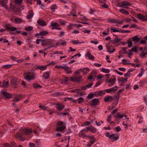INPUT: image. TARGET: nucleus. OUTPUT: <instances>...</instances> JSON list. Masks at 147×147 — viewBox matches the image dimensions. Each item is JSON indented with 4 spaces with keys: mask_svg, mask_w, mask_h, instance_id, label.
I'll use <instances>...</instances> for the list:
<instances>
[{
    "mask_svg": "<svg viewBox=\"0 0 147 147\" xmlns=\"http://www.w3.org/2000/svg\"><path fill=\"white\" fill-rule=\"evenodd\" d=\"M111 32H119L121 33V30L117 29L115 28H113L111 27Z\"/></svg>",
    "mask_w": 147,
    "mask_h": 147,
    "instance_id": "nucleus-43",
    "label": "nucleus"
},
{
    "mask_svg": "<svg viewBox=\"0 0 147 147\" xmlns=\"http://www.w3.org/2000/svg\"><path fill=\"white\" fill-rule=\"evenodd\" d=\"M145 71L144 69L143 68H142L141 69L140 72L138 75V77L139 78L141 77L144 74Z\"/></svg>",
    "mask_w": 147,
    "mask_h": 147,
    "instance_id": "nucleus-34",
    "label": "nucleus"
},
{
    "mask_svg": "<svg viewBox=\"0 0 147 147\" xmlns=\"http://www.w3.org/2000/svg\"><path fill=\"white\" fill-rule=\"evenodd\" d=\"M50 73L48 71L44 72L43 74L42 75V78L45 79H47L50 78Z\"/></svg>",
    "mask_w": 147,
    "mask_h": 147,
    "instance_id": "nucleus-14",
    "label": "nucleus"
},
{
    "mask_svg": "<svg viewBox=\"0 0 147 147\" xmlns=\"http://www.w3.org/2000/svg\"><path fill=\"white\" fill-rule=\"evenodd\" d=\"M131 31L129 30H121V33H129Z\"/></svg>",
    "mask_w": 147,
    "mask_h": 147,
    "instance_id": "nucleus-60",
    "label": "nucleus"
},
{
    "mask_svg": "<svg viewBox=\"0 0 147 147\" xmlns=\"http://www.w3.org/2000/svg\"><path fill=\"white\" fill-rule=\"evenodd\" d=\"M9 84V82L8 81H3V82L2 86L3 87H7Z\"/></svg>",
    "mask_w": 147,
    "mask_h": 147,
    "instance_id": "nucleus-47",
    "label": "nucleus"
},
{
    "mask_svg": "<svg viewBox=\"0 0 147 147\" xmlns=\"http://www.w3.org/2000/svg\"><path fill=\"white\" fill-rule=\"evenodd\" d=\"M106 45L107 49V52L110 53H112L115 51V49L112 46H109L108 44H106Z\"/></svg>",
    "mask_w": 147,
    "mask_h": 147,
    "instance_id": "nucleus-9",
    "label": "nucleus"
},
{
    "mask_svg": "<svg viewBox=\"0 0 147 147\" xmlns=\"http://www.w3.org/2000/svg\"><path fill=\"white\" fill-rule=\"evenodd\" d=\"M131 71V70H129L127 73H125L124 75V76L125 77H129L130 76V72Z\"/></svg>",
    "mask_w": 147,
    "mask_h": 147,
    "instance_id": "nucleus-56",
    "label": "nucleus"
},
{
    "mask_svg": "<svg viewBox=\"0 0 147 147\" xmlns=\"http://www.w3.org/2000/svg\"><path fill=\"white\" fill-rule=\"evenodd\" d=\"M78 102L80 104L82 103L84 101V99L82 97L79 98L78 99Z\"/></svg>",
    "mask_w": 147,
    "mask_h": 147,
    "instance_id": "nucleus-59",
    "label": "nucleus"
},
{
    "mask_svg": "<svg viewBox=\"0 0 147 147\" xmlns=\"http://www.w3.org/2000/svg\"><path fill=\"white\" fill-rule=\"evenodd\" d=\"M21 98V95H19L13 98V101L18 102Z\"/></svg>",
    "mask_w": 147,
    "mask_h": 147,
    "instance_id": "nucleus-27",
    "label": "nucleus"
},
{
    "mask_svg": "<svg viewBox=\"0 0 147 147\" xmlns=\"http://www.w3.org/2000/svg\"><path fill=\"white\" fill-rule=\"evenodd\" d=\"M32 129L30 128L23 129L22 131L23 134L26 135H30L32 133Z\"/></svg>",
    "mask_w": 147,
    "mask_h": 147,
    "instance_id": "nucleus-10",
    "label": "nucleus"
},
{
    "mask_svg": "<svg viewBox=\"0 0 147 147\" xmlns=\"http://www.w3.org/2000/svg\"><path fill=\"white\" fill-rule=\"evenodd\" d=\"M123 22V21H120L118 19H117L116 23L117 24H122Z\"/></svg>",
    "mask_w": 147,
    "mask_h": 147,
    "instance_id": "nucleus-62",
    "label": "nucleus"
},
{
    "mask_svg": "<svg viewBox=\"0 0 147 147\" xmlns=\"http://www.w3.org/2000/svg\"><path fill=\"white\" fill-rule=\"evenodd\" d=\"M112 119V118L111 117V115H109L107 116V120L108 122H111V120Z\"/></svg>",
    "mask_w": 147,
    "mask_h": 147,
    "instance_id": "nucleus-55",
    "label": "nucleus"
},
{
    "mask_svg": "<svg viewBox=\"0 0 147 147\" xmlns=\"http://www.w3.org/2000/svg\"><path fill=\"white\" fill-rule=\"evenodd\" d=\"M113 98L111 96H107L104 99V101L106 102H111L113 100Z\"/></svg>",
    "mask_w": 147,
    "mask_h": 147,
    "instance_id": "nucleus-19",
    "label": "nucleus"
},
{
    "mask_svg": "<svg viewBox=\"0 0 147 147\" xmlns=\"http://www.w3.org/2000/svg\"><path fill=\"white\" fill-rule=\"evenodd\" d=\"M15 21L18 24L21 23L23 22V21L21 19L18 18H15Z\"/></svg>",
    "mask_w": 147,
    "mask_h": 147,
    "instance_id": "nucleus-39",
    "label": "nucleus"
},
{
    "mask_svg": "<svg viewBox=\"0 0 147 147\" xmlns=\"http://www.w3.org/2000/svg\"><path fill=\"white\" fill-rule=\"evenodd\" d=\"M96 139H93V140H90L89 142H88L87 146L89 147L91 146L95 142Z\"/></svg>",
    "mask_w": 147,
    "mask_h": 147,
    "instance_id": "nucleus-30",
    "label": "nucleus"
},
{
    "mask_svg": "<svg viewBox=\"0 0 147 147\" xmlns=\"http://www.w3.org/2000/svg\"><path fill=\"white\" fill-rule=\"evenodd\" d=\"M130 5L131 4L129 2L125 1L120 2L118 3L119 7H123L126 9H128L129 8L128 6Z\"/></svg>",
    "mask_w": 147,
    "mask_h": 147,
    "instance_id": "nucleus-4",
    "label": "nucleus"
},
{
    "mask_svg": "<svg viewBox=\"0 0 147 147\" xmlns=\"http://www.w3.org/2000/svg\"><path fill=\"white\" fill-rule=\"evenodd\" d=\"M97 94L98 95H102L105 94V92L103 91H100L98 92Z\"/></svg>",
    "mask_w": 147,
    "mask_h": 147,
    "instance_id": "nucleus-63",
    "label": "nucleus"
},
{
    "mask_svg": "<svg viewBox=\"0 0 147 147\" xmlns=\"http://www.w3.org/2000/svg\"><path fill=\"white\" fill-rule=\"evenodd\" d=\"M132 39L133 41L135 42H138L140 40V38L138 37L137 35L133 37Z\"/></svg>",
    "mask_w": 147,
    "mask_h": 147,
    "instance_id": "nucleus-36",
    "label": "nucleus"
},
{
    "mask_svg": "<svg viewBox=\"0 0 147 147\" xmlns=\"http://www.w3.org/2000/svg\"><path fill=\"white\" fill-rule=\"evenodd\" d=\"M33 87L35 88H37L38 87H41L40 85L37 84H34L33 85Z\"/></svg>",
    "mask_w": 147,
    "mask_h": 147,
    "instance_id": "nucleus-58",
    "label": "nucleus"
},
{
    "mask_svg": "<svg viewBox=\"0 0 147 147\" xmlns=\"http://www.w3.org/2000/svg\"><path fill=\"white\" fill-rule=\"evenodd\" d=\"M89 131H91L92 133H95L96 131V129L93 126H91L89 127Z\"/></svg>",
    "mask_w": 147,
    "mask_h": 147,
    "instance_id": "nucleus-28",
    "label": "nucleus"
},
{
    "mask_svg": "<svg viewBox=\"0 0 147 147\" xmlns=\"http://www.w3.org/2000/svg\"><path fill=\"white\" fill-rule=\"evenodd\" d=\"M117 89L118 87L117 86H115L111 88L105 89V91L107 93L114 92H115Z\"/></svg>",
    "mask_w": 147,
    "mask_h": 147,
    "instance_id": "nucleus-8",
    "label": "nucleus"
},
{
    "mask_svg": "<svg viewBox=\"0 0 147 147\" xmlns=\"http://www.w3.org/2000/svg\"><path fill=\"white\" fill-rule=\"evenodd\" d=\"M90 105L92 106H96L98 105L99 100L98 99L94 98L91 101Z\"/></svg>",
    "mask_w": 147,
    "mask_h": 147,
    "instance_id": "nucleus-11",
    "label": "nucleus"
},
{
    "mask_svg": "<svg viewBox=\"0 0 147 147\" xmlns=\"http://www.w3.org/2000/svg\"><path fill=\"white\" fill-rule=\"evenodd\" d=\"M101 71L103 73H108L110 72V70L108 69H105L103 67L100 68Z\"/></svg>",
    "mask_w": 147,
    "mask_h": 147,
    "instance_id": "nucleus-29",
    "label": "nucleus"
},
{
    "mask_svg": "<svg viewBox=\"0 0 147 147\" xmlns=\"http://www.w3.org/2000/svg\"><path fill=\"white\" fill-rule=\"evenodd\" d=\"M57 6L56 4H54L52 5L51 7V9L52 10V11L54 12L55 11V10L56 9Z\"/></svg>",
    "mask_w": 147,
    "mask_h": 147,
    "instance_id": "nucleus-41",
    "label": "nucleus"
},
{
    "mask_svg": "<svg viewBox=\"0 0 147 147\" xmlns=\"http://www.w3.org/2000/svg\"><path fill=\"white\" fill-rule=\"evenodd\" d=\"M7 30H11L13 31H15L17 30V28L12 26H7L6 28Z\"/></svg>",
    "mask_w": 147,
    "mask_h": 147,
    "instance_id": "nucleus-25",
    "label": "nucleus"
},
{
    "mask_svg": "<svg viewBox=\"0 0 147 147\" xmlns=\"http://www.w3.org/2000/svg\"><path fill=\"white\" fill-rule=\"evenodd\" d=\"M48 32L47 31L45 30H43L41 31H40L39 32L40 35L42 36H46L48 34Z\"/></svg>",
    "mask_w": 147,
    "mask_h": 147,
    "instance_id": "nucleus-33",
    "label": "nucleus"
},
{
    "mask_svg": "<svg viewBox=\"0 0 147 147\" xmlns=\"http://www.w3.org/2000/svg\"><path fill=\"white\" fill-rule=\"evenodd\" d=\"M33 28L32 26H28V27H26L25 28V30H26V31H31V30H32Z\"/></svg>",
    "mask_w": 147,
    "mask_h": 147,
    "instance_id": "nucleus-51",
    "label": "nucleus"
},
{
    "mask_svg": "<svg viewBox=\"0 0 147 147\" xmlns=\"http://www.w3.org/2000/svg\"><path fill=\"white\" fill-rule=\"evenodd\" d=\"M106 136L112 142L116 141L119 138V136L117 134L114 133L111 134L109 132L106 133Z\"/></svg>",
    "mask_w": 147,
    "mask_h": 147,
    "instance_id": "nucleus-1",
    "label": "nucleus"
},
{
    "mask_svg": "<svg viewBox=\"0 0 147 147\" xmlns=\"http://www.w3.org/2000/svg\"><path fill=\"white\" fill-rule=\"evenodd\" d=\"M90 70V69L87 67L84 68L83 69H80L76 71L75 73L76 74L79 75L81 72H82L84 75L89 72Z\"/></svg>",
    "mask_w": 147,
    "mask_h": 147,
    "instance_id": "nucleus-5",
    "label": "nucleus"
},
{
    "mask_svg": "<svg viewBox=\"0 0 147 147\" xmlns=\"http://www.w3.org/2000/svg\"><path fill=\"white\" fill-rule=\"evenodd\" d=\"M13 145L12 146L7 143H5L4 146V147H13Z\"/></svg>",
    "mask_w": 147,
    "mask_h": 147,
    "instance_id": "nucleus-64",
    "label": "nucleus"
},
{
    "mask_svg": "<svg viewBox=\"0 0 147 147\" xmlns=\"http://www.w3.org/2000/svg\"><path fill=\"white\" fill-rule=\"evenodd\" d=\"M24 79L28 81L33 80L34 79V75L33 73L30 71H28L25 73Z\"/></svg>",
    "mask_w": 147,
    "mask_h": 147,
    "instance_id": "nucleus-3",
    "label": "nucleus"
},
{
    "mask_svg": "<svg viewBox=\"0 0 147 147\" xmlns=\"http://www.w3.org/2000/svg\"><path fill=\"white\" fill-rule=\"evenodd\" d=\"M94 97V94L91 92L88 94L87 96V98L89 99H91Z\"/></svg>",
    "mask_w": 147,
    "mask_h": 147,
    "instance_id": "nucleus-48",
    "label": "nucleus"
},
{
    "mask_svg": "<svg viewBox=\"0 0 147 147\" xmlns=\"http://www.w3.org/2000/svg\"><path fill=\"white\" fill-rule=\"evenodd\" d=\"M65 105L61 104H57L56 105L57 109L59 111H61L65 107Z\"/></svg>",
    "mask_w": 147,
    "mask_h": 147,
    "instance_id": "nucleus-18",
    "label": "nucleus"
},
{
    "mask_svg": "<svg viewBox=\"0 0 147 147\" xmlns=\"http://www.w3.org/2000/svg\"><path fill=\"white\" fill-rule=\"evenodd\" d=\"M83 130H81L80 132L78 134V135L80 137H82V138H84L85 136V134L84 133H83Z\"/></svg>",
    "mask_w": 147,
    "mask_h": 147,
    "instance_id": "nucleus-42",
    "label": "nucleus"
},
{
    "mask_svg": "<svg viewBox=\"0 0 147 147\" xmlns=\"http://www.w3.org/2000/svg\"><path fill=\"white\" fill-rule=\"evenodd\" d=\"M53 46H54L53 45H52L50 46H49L48 47L45 49L44 51L42 50H39V52L40 53H43L44 51H45L46 50H49V49L53 47Z\"/></svg>",
    "mask_w": 147,
    "mask_h": 147,
    "instance_id": "nucleus-37",
    "label": "nucleus"
},
{
    "mask_svg": "<svg viewBox=\"0 0 147 147\" xmlns=\"http://www.w3.org/2000/svg\"><path fill=\"white\" fill-rule=\"evenodd\" d=\"M68 78H65V79H64V80L61 81V83L62 84H67V82L68 81Z\"/></svg>",
    "mask_w": 147,
    "mask_h": 147,
    "instance_id": "nucleus-54",
    "label": "nucleus"
},
{
    "mask_svg": "<svg viewBox=\"0 0 147 147\" xmlns=\"http://www.w3.org/2000/svg\"><path fill=\"white\" fill-rule=\"evenodd\" d=\"M125 115L124 114H120L119 113H118L115 116V118L118 120L119 119H121L123 117H125Z\"/></svg>",
    "mask_w": 147,
    "mask_h": 147,
    "instance_id": "nucleus-22",
    "label": "nucleus"
},
{
    "mask_svg": "<svg viewBox=\"0 0 147 147\" xmlns=\"http://www.w3.org/2000/svg\"><path fill=\"white\" fill-rule=\"evenodd\" d=\"M74 25V24L70 23L67 26V29L69 30H70L73 29Z\"/></svg>",
    "mask_w": 147,
    "mask_h": 147,
    "instance_id": "nucleus-38",
    "label": "nucleus"
},
{
    "mask_svg": "<svg viewBox=\"0 0 147 147\" xmlns=\"http://www.w3.org/2000/svg\"><path fill=\"white\" fill-rule=\"evenodd\" d=\"M13 65V64H7L6 65H3L2 67V68L3 69H8L11 67V66H12Z\"/></svg>",
    "mask_w": 147,
    "mask_h": 147,
    "instance_id": "nucleus-32",
    "label": "nucleus"
},
{
    "mask_svg": "<svg viewBox=\"0 0 147 147\" xmlns=\"http://www.w3.org/2000/svg\"><path fill=\"white\" fill-rule=\"evenodd\" d=\"M82 77H72L70 78V80L71 81L79 82H80Z\"/></svg>",
    "mask_w": 147,
    "mask_h": 147,
    "instance_id": "nucleus-16",
    "label": "nucleus"
},
{
    "mask_svg": "<svg viewBox=\"0 0 147 147\" xmlns=\"http://www.w3.org/2000/svg\"><path fill=\"white\" fill-rule=\"evenodd\" d=\"M8 2V0H1L0 1L1 5L3 7L5 8V9H8L6 3Z\"/></svg>",
    "mask_w": 147,
    "mask_h": 147,
    "instance_id": "nucleus-12",
    "label": "nucleus"
},
{
    "mask_svg": "<svg viewBox=\"0 0 147 147\" xmlns=\"http://www.w3.org/2000/svg\"><path fill=\"white\" fill-rule=\"evenodd\" d=\"M117 19H109L108 20V21L109 22L111 23H116V22Z\"/></svg>",
    "mask_w": 147,
    "mask_h": 147,
    "instance_id": "nucleus-53",
    "label": "nucleus"
},
{
    "mask_svg": "<svg viewBox=\"0 0 147 147\" xmlns=\"http://www.w3.org/2000/svg\"><path fill=\"white\" fill-rule=\"evenodd\" d=\"M47 65L45 66H38L36 68V69H38L40 70H44L47 68Z\"/></svg>",
    "mask_w": 147,
    "mask_h": 147,
    "instance_id": "nucleus-26",
    "label": "nucleus"
},
{
    "mask_svg": "<svg viewBox=\"0 0 147 147\" xmlns=\"http://www.w3.org/2000/svg\"><path fill=\"white\" fill-rule=\"evenodd\" d=\"M119 11L122 14L128 15L129 13L128 11L123 9H119Z\"/></svg>",
    "mask_w": 147,
    "mask_h": 147,
    "instance_id": "nucleus-24",
    "label": "nucleus"
},
{
    "mask_svg": "<svg viewBox=\"0 0 147 147\" xmlns=\"http://www.w3.org/2000/svg\"><path fill=\"white\" fill-rule=\"evenodd\" d=\"M128 78H121L119 79V81L123 83H125L127 82Z\"/></svg>",
    "mask_w": 147,
    "mask_h": 147,
    "instance_id": "nucleus-40",
    "label": "nucleus"
},
{
    "mask_svg": "<svg viewBox=\"0 0 147 147\" xmlns=\"http://www.w3.org/2000/svg\"><path fill=\"white\" fill-rule=\"evenodd\" d=\"M71 42L74 45H77L82 43V42H80L78 40H72L71 41Z\"/></svg>",
    "mask_w": 147,
    "mask_h": 147,
    "instance_id": "nucleus-44",
    "label": "nucleus"
},
{
    "mask_svg": "<svg viewBox=\"0 0 147 147\" xmlns=\"http://www.w3.org/2000/svg\"><path fill=\"white\" fill-rule=\"evenodd\" d=\"M137 48L136 47L132 48L131 49L129 50V51H131L132 52H135L136 53L137 51Z\"/></svg>",
    "mask_w": 147,
    "mask_h": 147,
    "instance_id": "nucleus-52",
    "label": "nucleus"
},
{
    "mask_svg": "<svg viewBox=\"0 0 147 147\" xmlns=\"http://www.w3.org/2000/svg\"><path fill=\"white\" fill-rule=\"evenodd\" d=\"M16 137L22 141H23L25 140L24 138H23L22 135L19 133H18L16 134Z\"/></svg>",
    "mask_w": 147,
    "mask_h": 147,
    "instance_id": "nucleus-23",
    "label": "nucleus"
},
{
    "mask_svg": "<svg viewBox=\"0 0 147 147\" xmlns=\"http://www.w3.org/2000/svg\"><path fill=\"white\" fill-rule=\"evenodd\" d=\"M87 56L88 57L89 59L91 60H93L94 59V57L89 53L88 52L86 54Z\"/></svg>",
    "mask_w": 147,
    "mask_h": 147,
    "instance_id": "nucleus-35",
    "label": "nucleus"
},
{
    "mask_svg": "<svg viewBox=\"0 0 147 147\" xmlns=\"http://www.w3.org/2000/svg\"><path fill=\"white\" fill-rule=\"evenodd\" d=\"M95 123L97 126H100L101 123H103V122L102 121H100L97 122L96 121Z\"/></svg>",
    "mask_w": 147,
    "mask_h": 147,
    "instance_id": "nucleus-57",
    "label": "nucleus"
},
{
    "mask_svg": "<svg viewBox=\"0 0 147 147\" xmlns=\"http://www.w3.org/2000/svg\"><path fill=\"white\" fill-rule=\"evenodd\" d=\"M63 65H56L55 66V67L56 69H64V68L65 67V66L64 65H65L64 64H63Z\"/></svg>",
    "mask_w": 147,
    "mask_h": 147,
    "instance_id": "nucleus-46",
    "label": "nucleus"
},
{
    "mask_svg": "<svg viewBox=\"0 0 147 147\" xmlns=\"http://www.w3.org/2000/svg\"><path fill=\"white\" fill-rule=\"evenodd\" d=\"M138 18L140 20H144V17L142 14H139L138 15Z\"/></svg>",
    "mask_w": 147,
    "mask_h": 147,
    "instance_id": "nucleus-50",
    "label": "nucleus"
},
{
    "mask_svg": "<svg viewBox=\"0 0 147 147\" xmlns=\"http://www.w3.org/2000/svg\"><path fill=\"white\" fill-rule=\"evenodd\" d=\"M92 85L93 84L92 83H90L85 86L82 87V89L84 90H85L87 88H90Z\"/></svg>",
    "mask_w": 147,
    "mask_h": 147,
    "instance_id": "nucleus-31",
    "label": "nucleus"
},
{
    "mask_svg": "<svg viewBox=\"0 0 147 147\" xmlns=\"http://www.w3.org/2000/svg\"><path fill=\"white\" fill-rule=\"evenodd\" d=\"M76 12V10L75 9H73L70 12V13L73 16L76 17L77 16L75 14Z\"/></svg>",
    "mask_w": 147,
    "mask_h": 147,
    "instance_id": "nucleus-49",
    "label": "nucleus"
},
{
    "mask_svg": "<svg viewBox=\"0 0 147 147\" xmlns=\"http://www.w3.org/2000/svg\"><path fill=\"white\" fill-rule=\"evenodd\" d=\"M56 129L58 131L64 130L66 128L65 123L63 122L59 121L57 123Z\"/></svg>",
    "mask_w": 147,
    "mask_h": 147,
    "instance_id": "nucleus-2",
    "label": "nucleus"
},
{
    "mask_svg": "<svg viewBox=\"0 0 147 147\" xmlns=\"http://www.w3.org/2000/svg\"><path fill=\"white\" fill-rule=\"evenodd\" d=\"M74 26H76V28L77 29H79V28L82 27V25L80 24H74Z\"/></svg>",
    "mask_w": 147,
    "mask_h": 147,
    "instance_id": "nucleus-61",
    "label": "nucleus"
},
{
    "mask_svg": "<svg viewBox=\"0 0 147 147\" xmlns=\"http://www.w3.org/2000/svg\"><path fill=\"white\" fill-rule=\"evenodd\" d=\"M50 27H52V29H57L58 30H61V28L59 27V24L56 22H52L51 23Z\"/></svg>",
    "mask_w": 147,
    "mask_h": 147,
    "instance_id": "nucleus-6",
    "label": "nucleus"
},
{
    "mask_svg": "<svg viewBox=\"0 0 147 147\" xmlns=\"http://www.w3.org/2000/svg\"><path fill=\"white\" fill-rule=\"evenodd\" d=\"M52 41L50 39H45L41 40V42L43 46L45 45H49Z\"/></svg>",
    "mask_w": 147,
    "mask_h": 147,
    "instance_id": "nucleus-7",
    "label": "nucleus"
},
{
    "mask_svg": "<svg viewBox=\"0 0 147 147\" xmlns=\"http://www.w3.org/2000/svg\"><path fill=\"white\" fill-rule=\"evenodd\" d=\"M2 93L6 98L9 99L12 98V95L8 92L2 91Z\"/></svg>",
    "mask_w": 147,
    "mask_h": 147,
    "instance_id": "nucleus-13",
    "label": "nucleus"
},
{
    "mask_svg": "<svg viewBox=\"0 0 147 147\" xmlns=\"http://www.w3.org/2000/svg\"><path fill=\"white\" fill-rule=\"evenodd\" d=\"M34 15V13L33 11L30 10L28 13V16L26 18L28 20L31 19L33 17Z\"/></svg>",
    "mask_w": 147,
    "mask_h": 147,
    "instance_id": "nucleus-17",
    "label": "nucleus"
},
{
    "mask_svg": "<svg viewBox=\"0 0 147 147\" xmlns=\"http://www.w3.org/2000/svg\"><path fill=\"white\" fill-rule=\"evenodd\" d=\"M116 80V79H109L107 82L109 84L108 85L109 86H113L115 83Z\"/></svg>",
    "mask_w": 147,
    "mask_h": 147,
    "instance_id": "nucleus-15",
    "label": "nucleus"
},
{
    "mask_svg": "<svg viewBox=\"0 0 147 147\" xmlns=\"http://www.w3.org/2000/svg\"><path fill=\"white\" fill-rule=\"evenodd\" d=\"M64 69L66 71V73L67 74H71V68L68 66H65Z\"/></svg>",
    "mask_w": 147,
    "mask_h": 147,
    "instance_id": "nucleus-20",
    "label": "nucleus"
},
{
    "mask_svg": "<svg viewBox=\"0 0 147 147\" xmlns=\"http://www.w3.org/2000/svg\"><path fill=\"white\" fill-rule=\"evenodd\" d=\"M145 81L144 80H141L137 83L139 86H141L143 85Z\"/></svg>",
    "mask_w": 147,
    "mask_h": 147,
    "instance_id": "nucleus-45",
    "label": "nucleus"
},
{
    "mask_svg": "<svg viewBox=\"0 0 147 147\" xmlns=\"http://www.w3.org/2000/svg\"><path fill=\"white\" fill-rule=\"evenodd\" d=\"M37 22L40 25L42 26H45L47 25V24L46 22L41 20H38L37 21Z\"/></svg>",
    "mask_w": 147,
    "mask_h": 147,
    "instance_id": "nucleus-21",
    "label": "nucleus"
}]
</instances>
